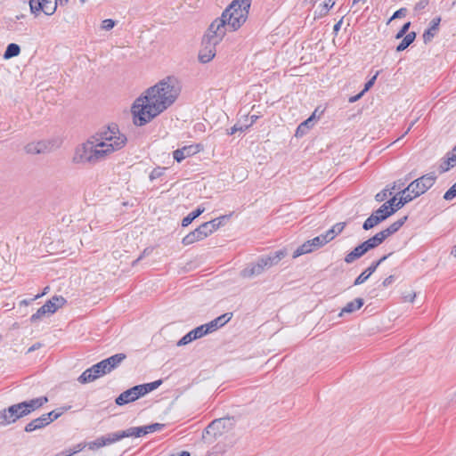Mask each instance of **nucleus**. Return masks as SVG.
<instances>
[{
	"label": "nucleus",
	"instance_id": "obj_12",
	"mask_svg": "<svg viewBox=\"0 0 456 456\" xmlns=\"http://www.w3.org/2000/svg\"><path fill=\"white\" fill-rule=\"evenodd\" d=\"M61 415V412H55L54 411L43 414L39 418H37L28 422L25 427V431L29 433L41 429L52 423L53 420L57 419Z\"/></svg>",
	"mask_w": 456,
	"mask_h": 456
},
{
	"label": "nucleus",
	"instance_id": "obj_22",
	"mask_svg": "<svg viewBox=\"0 0 456 456\" xmlns=\"http://www.w3.org/2000/svg\"><path fill=\"white\" fill-rule=\"evenodd\" d=\"M456 166V146L447 154V158L441 163L439 169L441 173L447 172Z\"/></svg>",
	"mask_w": 456,
	"mask_h": 456
},
{
	"label": "nucleus",
	"instance_id": "obj_2",
	"mask_svg": "<svg viewBox=\"0 0 456 456\" xmlns=\"http://www.w3.org/2000/svg\"><path fill=\"white\" fill-rule=\"evenodd\" d=\"M252 0H233L209 25L203 37V49L198 57H216V45L227 31L238 30L248 20Z\"/></svg>",
	"mask_w": 456,
	"mask_h": 456
},
{
	"label": "nucleus",
	"instance_id": "obj_17",
	"mask_svg": "<svg viewBox=\"0 0 456 456\" xmlns=\"http://www.w3.org/2000/svg\"><path fill=\"white\" fill-rule=\"evenodd\" d=\"M286 255V250H279L269 256H262L259 259L261 261V265H263V267L265 270L276 265Z\"/></svg>",
	"mask_w": 456,
	"mask_h": 456
},
{
	"label": "nucleus",
	"instance_id": "obj_31",
	"mask_svg": "<svg viewBox=\"0 0 456 456\" xmlns=\"http://www.w3.org/2000/svg\"><path fill=\"white\" fill-rule=\"evenodd\" d=\"M401 208H390L389 206H385L384 204L377 209L374 213L379 217L383 218V221L386 220L388 216H392L396 210Z\"/></svg>",
	"mask_w": 456,
	"mask_h": 456
},
{
	"label": "nucleus",
	"instance_id": "obj_40",
	"mask_svg": "<svg viewBox=\"0 0 456 456\" xmlns=\"http://www.w3.org/2000/svg\"><path fill=\"white\" fill-rule=\"evenodd\" d=\"M456 197V183L444 193L445 200H452Z\"/></svg>",
	"mask_w": 456,
	"mask_h": 456
},
{
	"label": "nucleus",
	"instance_id": "obj_57",
	"mask_svg": "<svg viewBox=\"0 0 456 456\" xmlns=\"http://www.w3.org/2000/svg\"><path fill=\"white\" fill-rule=\"evenodd\" d=\"M364 94V91H362L360 94H358L357 95L355 96H353L349 99V102H354L356 101H358L360 98L362 97V95Z\"/></svg>",
	"mask_w": 456,
	"mask_h": 456
},
{
	"label": "nucleus",
	"instance_id": "obj_16",
	"mask_svg": "<svg viewBox=\"0 0 456 456\" xmlns=\"http://www.w3.org/2000/svg\"><path fill=\"white\" fill-rule=\"evenodd\" d=\"M52 148L53 145L50 142L39 141L28 143L25 151L28 154H41L50 151Z\"/></svg>",
	"mask_w": 456,
	"mask_h": 456
},
{
	"label": "nucleus",
	"instance_id": "obj_15",
	"mask_svg": "<svg viewBox=\"0 0 456 456\" xmlns=\"http://www.w3.org/2000/svg\"><path fill=\"white\" fill-rule=\"evenodd\" d=\"M226 216H222L209 222L202 224L198 228L200 232H202V235L204 236V238H207L213 232H215L222 225L223 220H224Z\"/></svg>",
	"mask_w": 456,
	"mask_h": 456
},
{
	"label": "nucleus",
	"instance_id": "obj_38",
	"mask_svg": "<svg viewBox=\"0 0 456 456\" xmlns=\"http://www.w3.org/2000/svg\"><path fill=\"white\" fill-rule=\"evenodd\" d=\"M86 446L90 449V450H93V451H95V450H98L104 445V441L102 439V437H99L97 438L96 440L93 441V442H90V443H87L86 444Z\"/></svg>",
	"mask_w": 456,
	"mask_h": 456
},
{
	"label": "nucleus",
	"instance_id": "obj_34",
	"mask_svg": "<svg viewBox=\"0 0 456 456\" xmlns=\"http://www.w3.org/2000/svg\"><path fill=\"white\" fill-rule=\"evenodd\" d=\"M415 37H416L415 32H410L407 35H405L403 39L397 45L396 51L401 52V51H403L404 49H406L414 41Z\"/></svg>",
	"mask_w": 456,
	"mask_h": 456
},
{
	"label": "nucleus",
	"instance_id": "obj_32",
	"mask_svg": "<svg viewBox=\"0 0 456 456\" xmlns=\"http://www.w3.org/2000/svg\"><path fill=\"white\" fill-rule=\"evenodd\" d=\"M205 211V208L199 207L196 210L191 212L182 220L183 226H188L195 218L200 216Z\"/></svg>",
	"mask_w": 456,
	"mask_h": 456
},
{
	"label": "nucleus",
	"instance_id": "obj_18",
	"mask_svg": "<svg viewBox=\"0 0 456 456\" xmlns=\"http://www.w3.org/2000/svg\"><path fill=\"white\" fill-rule=\"evenodd\" d=\"M265 271L263 265H261L260 259L257 260L256 263L251 264L245 267L241 273L240 275L244 278H252L255 276H258L261 273H263Z\"/></svg>",
	"mask_w": 456,
	"mask_h": 456
},
{
	"label": "nucleus",
	"instance_id": "obj_19",
	"mask_svg": "<svg viewBox=\"0 0 456 456\" xmlns=\"http://www.w3.org/2000/svg\"><path fill=\"white\" fill-rule=\"evenodd\" d=\"M102 377L96 365L86 370L77 379L81 384L90 383Z\"/></svg>",
	"mask_w": 456,
	"mask_h": 456
},
{
	"label": "nucleus",
	"instance_id": "obj_45",
	"mask_svg": "<svg viewBox=\"0 0 456 456\" xmlns=\"http://www.w3.org/2000/svg\"><path fill=\"white\" fill-rule=\"evenodd\" d=\"M370 275L366 271H363L354 281V285H360L365 282Z\"/></svg>",
	"mask_w": 456,
	"mask_h": 456
},
{
	"label": "nucleus",
	"instance_id": "obj_9",
	"mask_svg": "<svg viewBox=\"0 0 456 456\" xmlns=\"http://www.w3.org/2000/svg\"><path fill=\"white\" fill-rule=\"evenodd\" d=\"M231 319V316H228V314H223L213 321L209 322L208 323L200 325L193 330L191 331L193 332V335L195 336L196 339L201 338L202 337L212 333L218 330L219 328L223 327L226 322H228Z\"/></svg>",
	"mask_w": 456,
	"mask_h": 456
},
{
	"label": "nucleus",
	"instance_id": "obj_27",
	"mask_svg": "<svg viewBox=\"0 0 456 456\" xmlns=\"http://www.w3.org/2000/svg\"><path fill=\"white\" fill-rule=\"evenodd\" d=\"M126 357L125 354H117L103 361L105 362L109 370L111 371L116 369L126 359Z\"/></svg>",
	"mask_w": 456,
	"mask_h": 456
},
{
	"label": "nucleus",
	"instance_id": "obj_46",
	"mask_svg": "<svg viewBox=\"0 0 456 456\" xmlns=\"http://www.w3.org/2000/svg\"><path fill=\"white\" fill-rule=\"evenodd\" d=\"M95 365H96L97 369L99 370L100 374L102 376L110 372L103 360L101 361L100 362L96 363Z\"/></svg>",
	"mask_w": 456,
	"mask_h": 456
},
{
	"label": "nucleus",
	"instance_id": "obj_25",
	"mask_svg": "<svg viewBox=\"0 0 456 456\" xmlns=\"http://www.w3.org/2000/svg\"><path fill=\"white\" fill-rule=\"evenodd\" d=\"M346 227V223H338L334 224L330 230L323 233L328 243L333 240L338 234H340Z\"/></svg>",
	"mask_w": 456,
	"mask_h": 456
},
{
	"label": "nucleus",
	"instance_id": "obj_62",
	"mask_svg": "<svg viewBox=\"0 0 456 456\" xmlns=\"http://www.w3.org/2000/svg\"><path fill=\"white\" fill-rule=\"evenodd\" d=\"M39 347H40V344H36V345L32 346L28 349V353H29V352H32V351H34V350H36V349H37V348H39Z\"/></svg>",
	"mask_w": 456,
	"mask_h": 456
},
{
	"label": "nucleus",
	"instance_id": "obj_54",
	"mask_svg": "<svg viewBox=\"0 0 456 456\" xmlns=\"http://www.w3.org/2000/svg\"><path fill=\"white\" fill-rule=\"evenodd\" d=\"M397 198L394 196L389 200L384 203L385 206H389L390 208H395V204H397Z\"/></svg>",
	"mask_w": 456,
	"mask_h": 456
},
{
	"label": "nucleus",
	"instance_id": "obj_39",
	"mask_svg": "<svg viewBox=\"0 0 456 456\" xmlns=\"http://www.w3.org/2000/svg\"><path fill=\"white\" fill-rule=\"evenodd\" d=\"M407 13H408L407 8L402 7L399 10H397L396 12H394L392 17L389 19L388 22H390L392 20H395V19L405 17L407 15Z\"/></svg>",
	"mask_w": 456,
	"mask_h": 456
},
{
	"label": "nucleus",
	"instance_id": "obj_60",
	"mask_svg": "<svg viewBox=\"0 0 456 456\" xmlns=\"http://www.w3.org/2000/svg\"><path fill=\"white\" fill-rule=\"evenodd\" d=\"M62 453H63V456H72V455L76 454L73 449H69L65 452H62Z\"/></svg>",
	"mask_w": 456,
	"mask_h": 456
},
{
	"label": "nucleus",
	"instance_id": "obj_58",
	"mask_svg": "<svg viewBox=\"0 0 456 456\" xmlns=\"http://www.w3.org/2000/svg\"><path fill=\"white\" fill-rule=\"evenodd\" d=\"M49 290V287H45L43 290V292L41 294H37L35 296V297L32 299V300H36V299H38L40 297H42L43 296H45Z\"/></svg>",
	"mask_w": 456,
	"mask_h": 456
},
{
	"label": "nucleus",
	"instance_id": "obj_26",
	"mask_svg": "<svg viewBox=\"0 0 456 456\" xmlns=\"http://www.w3.org/2000/svg\"><path fill=\"white\" fill-rule=\"evenodd\" d=\"M204 236L202 235V232L199 230V228L195 229L193 232L188 233L182 240L184 246H188L193 244L197 241H200L204 240Z\"/></svg>",
	"mask_w": 456,
	"mask_h": 456
},
{
	"label": "nucleus",
	"instance_id": "obj_28",
	"mask_svg": "<svg viewBox=\"0 0 456 456\" xmlns=\"http://www.w3.org/2000/svg\"><path fill=\"white\" fill-rule=\"evenodd\" d=\"M315 114L314 113L310 118L302 122L296 130V136L301 137L307 133V131L314 126V119Z\"/></svg>",
	"mask_w": 456,
	"mask_h": 456
},
{
	"label": "nucleus",
	"instance_id": "obj_35",
	"mask_svg": "<svg viewBox=\"0 0 456 456\" xmlns=\"http://www.w3.org/2000/svg\"><path fill=\"white\" fill-rule=\"evenodd\" d=\"M124 431H125V434H127L126 437H130V436L140 437V436H145L148 434L147 429H145V426L130 428Z\"/></svg>",
	"mask_w": 456,
	"mask_h": 456
},
{
	"label": "nucleus",
	"instance_id": "obj_20",
	"mask_svg": "<svg viewBox=\"0 0 456 456\" xmlns=\"http://www.w3.org/2000/svg\"><path fill=\"white\" fill-rule=\"evenodd\" d=\"M440 21V17H436L431 20L428 28L426 29L425 32L423 33V40L425 44L430 42L432 38L436 35L439 29Z\"/></svg>",
	"mask_w": 456,
	"mask_h": 456
},
{
	"label": "nucleus",
	"instance_id": "obj_10",
	"mask_svg": "<svg viewBox=\"0 0 456 456\" xmlns=\"http://www.w3.org/2000/svg\"><path fill=\"white\" fill-rule=\"evenodd\" d=\"M91 137L101 162L105 161L116 152L120 151L117 145L105 142V140H103L97 133Z\"/></svg>",
	"mask_w": 456,
	"mask_h": 456
},
{
	"label": "nucleus",
	"instance_id": "obj_55",
	"mask_svg": "<svg viewBox=\"0 0 456 456\" xmlns=\"http://www.w3.org/2000/svg\"><path fill=\"white\" fill-rule=\"evenodd\" d=\"M343 17L334 25L333 27V32L334 34H338V32L339 31L342 24H343Z\"/></svg>",
	"mask_w": 456,
	"mask_h": 456
},
{
	"label": "nucleus",
	"instance_id": "obj_30",
	"mask_svg": "<svg viewBox=\"0 0 456 456\" xmlns=\"http://www.w3.org/2000/svg\"><path fill=\"white\" fill-rule=\"evenodd\" d=\"M407 220V216H403L401 219L391 224L387 229L381 231L384 234H386V238L391 236L395 232H396L405 223Z\"/></svg>",
	"mask_w": 456,
	"mask_h": 456
},
{
	"label": "nucleus",
	"instance_id": "obj_50",
	"mask_svg": "<svg viewBox=\"0 0 456 456\" xmlns=\"http://www.w3.org/2000/svg\"><path fill=\"white\" fill-rule=\"evenodd\" d=\"M247 128H248V126H239L236 124L232 127L230 128L228 134L232 135V134H234L238 131L243 132Z\"/></svg>",
	"mask_w": 456,
	"mask_h": 456
},
{
	"label": "nucleus",
	"instance_id": "obj_44",
	"mask_svg": "<svg viewBox=\"0 0 456 456\" xmlns=\"http://www.w3.org/2000/svg\"><path fill=\"white\" fill-rule=\"evenodd\" d=\"M387 258V256H384L382 258H380L379 261L373 263L370 267H368L365 271L368 273V274L370 276L377 269V267L380 265L381 262H383Z\"/></svg>",
	"mask_w": 456,
	"mask_h": 456
},
{
	"label": "nucleus",
	"instance_id": "obj_64",
	"mask_svg": "<svg viewBox=\"0 0 456 456\" xmlns=\"http://www.w3.org/2000/svg\"><path fill=\"white\" fill-rule=\"evenodd\" d=\"M171 456H176V455H171ZM177 456H190V453L188 452H182L179 455Z\"/></svg>",
	"mask_w": 456,
	"mask_h": 456
},
{
	"label": "nucleus",
	"instance_id": "obj_43",
	"mask_svg": "<svg viewBox=\"0 0 456 456\" xmlns=\"http://www.w3.org/2000/svg\"><path fill=\"white\" fill-rule=\"evenodd\" d=\"M387 258V256H384L382 258H380L379 261L373 263L370 267H368L365 271L368 273V274L370 276L377 269V267L380 265L381 262H383Z\"/></svg>",
	"mask_w": 456,
	"mask_h": 456
},
{
	"label": "nucleus",
	"instance_id": "obj_33",
	"mask_svg": "<svg viewBox=\"0 0 456 456\" xmlns=\"http://www.w3.org/2000/svg\"><path fill=\"white\" fill-rule=\"evenodd\" d=\"M383 221V218H379L375 213L371 214L363 223L362 228L364 230H370Z\"/></svg>",
	"mask_w": 456,
	"mask_h": 456
},
{
	"label": "nucleus",
	"instance_id": "obj_6",
	"mask_svg": "<svg viewBox=\"0 0 456 456\" xmlns=\"http://www.w3.org/2000/svg\"><path fill=\"white\" fill-rule=\"evenodd\" d=\"M161 383H162V381L159 379V380H156L154 382L134 386L132 388L127 389V390L124 391L123 393H121L116 398V403L118 405H124V404L134 402L135 400L139 399L140 397L157 389L161 385Z\"/></svg>",
	"mask_w": 456,
	"mask_h": 456
},
{
	"label": "nucleus",
	"instance_id": "obj_59",
	"mask_svg": "<svg viewBox=\"0 0 456 456\" xmlns=\"http://www.w3.org/2000/svg\"><path fill=\"white\" fill-rule=\"evenodd\" d=\"M392 281H393V276H389V277H387V278H386V279L384 280V281H383V285H384L385 287H387V286H388V285H390V284H391Z\"/></svg>",
	"mask_w": 456,
	"mask_h": 456
},
{
	"label": "nucleus",
	"instance_id": "obj_11",
	"mask_svg": "<svg viewBox=\"0 0 456 456\" xmlns=\"http://www.w3.org/2000/svg\"><path fill=\"white\" fill-rule=\"evenodd\" d=\"M328 243L323 234L314 237L299 246L293 253V258H297L302 255L308 254L314 250L320 248Z\"/></svg>",
	"mask_w": 456,
	"mask_h": 456
},
{
	"label": "nucleus",
	"instance_id": "obj_21",
	"mask_svg": "<svg viewBox=\"0 0 456 456\" xmlns=\"http://www.w3.org/2000/svg\"><path fill=\"white\" fill-rule=\"evenodd\" d=\"M367 249L364 248L363 244H360L357 247H355L352 251L347 253L344 258L345 262L346 264H352L355 260L362 257L365 253H367Z\"/></svg>",
	"mask_w": 456,
	"mask_h": 456
},
{
	"label": "nucleus",
	"instance_id": "obj_13",
	"mask_svg": "<svg viewBox=\"0 0 456 456\" xmlns=\"http://www.w3.org/2000/svg\"><path fill=\"white\" fill-rule=\"evenodd\" d=\"M30 11L38 15L43 12L45 15H52L57 8V0H29Z\"/></svg>",
	"mask_w": 456,
	"mask_h": 456
},
{
	"label": "nucleus",
	"instance_id": "obj_4",
	"mask_svg": "<svg viewBox=\"0 0 456 456\" xmlns=\"http://www.w3.org/2000/svg\"><path fill=\"white\" fill-rule=\"evenodd\" d=\"M436 175L428 174L411 182L400 193L401 197L396 204L397 208H403L406 203L424 194L436 182Z\"/></svg>",
	"mask_w": 456,
	"mask_h": 456
},
{
	"label": "nucleus",
	"instance_id": "obj_37",
	"mask_svg": "<svg viewBox=\"0 0 456 456\" xmlns=\"http://www.w3.org/2000/svg\"><path fill=\"white\" fill-rule=\"evenodd\" d=\"M196 340L195 336L193 335V332L191 330L186 335H184L177 343V346H186L192 341Z\"/></svg>",
	"mask_w": 456,
	"mask_h": 456
},
{
	"label": "nucleus",
	"instance_id": "obj_41",
	"mask_svg": "<svg viewBox=\"0 0 456 456\" xmlns=\"http://www.w3.org/2000/svg\"><path fill=\"white\" fill-rule=\"evenodd\" d=\"M164 427H165L164 424L154 423V424L145 426V429H147L148 434H149V433H152V432H156V431H160L163 429Z\"/></svg>",
	"mask_w": 456,
	"mask_h": 456
},
{
	"label": "nucleus",
	"instance_id": "obj_14",
	"mask_svg": "<svg viewBox=\"0 0 456 456\" xmlns=\"http://www.w3.org/2000/svg\"><path fill=\"white\" fill-rule=\"evenodd\" d=\"M200 144H191L184 146L181 149H177L173 152V157L177 162H181L188 157L195 155L201 151Z\"/></svg>",
	"mask_w": 456,
	"mask_h": 456
},
{
	"label": "nucleus",
	"instance_id": "obj_63",
	"mask_svg": "<svg viewBox=\"0 0 456 456\" xmlns=\"http://www.w3.org/2000/svg\"><path fill=\"white\" fill-rule=\"evenodd\" d=\"M426 4H424L422 1L416 4V9L424 8Z\"/></svg>",
	"mask_w": 456,
	"mask_h": 456
},
{
	"label": "nucleus",
	"instance_id": "obj_51",
	"mask_svg": "<svg viewBox=\"0 0 456 456\" xmlns=\"http://www.w3.org/2000/svg\"><path fill=\"white\" fill-rule=\"evenodd\" d=\"M411 26V22L408 21L406 22L402 28L401 29L398 31L397 35H396V38H400V37H403L406 33L407 31L409 30V28Z\"/></svg>",
	"mask_w": 456,
	"mask_h": 456
},
{
	"label": "nucleus",
	"instance_id": "obj_24",
	"mask_svg": "<svg viewBox=\"0 0 456 456\" xmlns=\"http://www.w3.org/2000/svg\"><path fill=\"white\" fill-rule=\"evenodd\" d=\"M363 305V299L356 298L354 301L347 303L339 313V316H344L346 314H352L359 310Z\"/></svg>",
	"mask_w": 456,
	"mask_h": 456
},
{
	"label": "nucleus",
	"instance_id": "obj_7",
	"mask_svg": "<svg viewBox=\"0 0 456 456\" xmlns=\"http://www.w3.org/2000/svg\"><path fill=\"white\" fill-rule=\"evenodd\" d=\"M97 134L105 140V142L117 145L118 149L120 151L126 146L128 142L126 134L121 132L115 124L102 127Z\"/></svg>",
	"mask_w": 456,
	"mask_h": 456
},
{
	"label": "nucleus",
	"instance_id": "obj_47",
	"mask_svg": "<svg viewBox=\"0 0 456 456\" xmlns=\"http://www.w3.org/2000/svg\"><path fill=\"white\" fill-rule=\"evenodd\" d=\"M416 297V293L412 290L406 291L403 295V299L404 302H413Z\"/></svg>",
	"mask_w": 456,
	"mask_h": 456
},
{
	"label": "nucleus",
	"instance_id": "obj_53",
	"mask_svg": "<svg viewBox=\"0 0 456 456\" xmlns=\"http://www.w3.org/2000/svg\"><path fill=\"white\" fill-rule=\"evenodd\" d=\"M223 424V419H216L214 420L208 427V433L210 432V430H215L219 428V427Z\"/></svg>",
	"mask_w": 456,
	"mask_h": 456
},
{
	"label": "nucleus",
	"instance_id": "obj_42",
	"mask_svg": "<svg viewBox=\"0 0 456 456\" xmlns=\"http://www.w3.org/2000/svg\"><path fill=\"white\" fill-rule=\"evenodd\" d=\"M391 194H392V191H389L388 190L385 189L376 194L375 200L379 202H381V201H384L387 198V196L391 195Z\"/></svg>",
	"mask_w": 456,
	"mask_h": 456
},
{
	"label": "nucleus",
	"instance_id": "obj_61",
	"mask_svg": "<svg viewBox=\"0 0 456 456\" xmlns=\"http://www.w3.org/2000/svg\"><path fill=\"white\" fill-rule=\"evenodd\" d=\"M257 118H258V116H256V115H252V116L250 117V119H251L250 124H249V125H248V127H249L250 126H252V125H253V124L257 120Z\"/></svg>",
	"mask_w": 456,
	"mask_h": 456
},
{
	"label": "nucleus",
	"instance_id": "obj_23",
	"mask_svg": "<svg viewBox=\"0 0 456 456\" xmlns=\"http://www.w3.org/2000/svg\"><path fill=\"white\" fill-rule=\"evenodd\" d=\"M386 239V234H384L382 232H379L376 233L373 237L362 242V244L364 248L367 249V251H369L379 246Z\"/></svg>",
	"mask_w": 456,
	"mask_h": 456
},
{
	"label": "nucleus",
	"instance_id": "obj_5",
	"mask_svg": "<svg viewBox=\"0 0 456 456\" xmlns=\"http://www.w3.org/2000/svg\"><path fill=\"white\" fill-rule=\"evenodd\" d=\"M71 161L76 165H95L101 162L91 136L75 147Z\"/></svg>",
	"mask_w": 456,
	"mask_h": 456
},
{
	"label": "nucleus",
	"instance_id": "obj_56",
	"mask_svg": "<svg viewBox=\"0 0 456 456\" xmlns=\"http://www.w3.org/2000/svg\"><path fill=\"white\" fill-rule=\"evenodd\" d=\"M86 447V443H81V444H77L73 450L75 452V453H77L79 452H81L83 449H85Z\"/></svg>",
	"mask_w": 456,
	"mask_h": 456
},
{
	"label": "nucleus",
	"instance_id": "obj_52",
	"mask_svg": "<svg viewBox=\"0 0 456 456\" xmlns=\"http://www.w3.org/2000/svg\"><path fill=\"white\" fill-rule=\"evenodd\" d=\"M337 0H328L323 4V14H327L328 12L335 5Z\"/></svg>",
	"mask_w": 456,
	"mask_h": 456
},
{
	"label": "nucleus",
	"instance_id": "obj_3",
	"mask_svg": "<svg viewBox=\"0 0 456 456\" xmlns=\"http://www.w3.org/2000/svg\"><path fill=\"white\" fill-rule=\"evenodd\" d=\"M48 402L46 396H41L11 405L7 409L0 411V426H6L25 417L42 407Z\"/></svg>",
	"mask_w": 456,
	"mask_h": 456
},
{
	"label": "nucleus",
	"instance_id": "obj_8",
	"mask_svg": "<svg viewBox=\"0 0 456 456\" xmlns=\"http://www.w3.org/2000/svg\"><path fill=\"white\" fill-rule=\"evenodd\" d=\"M66 303V299L61 296H54L49 299L43 306H41L30 317L31 322H37L46 315L54 314L59 308L62 307Z\"/></svg>",
	"mask_w": 456,
	"mask_h": 456
},
{
	"label": "nucleus",
	"instance_id": "obj_1",
	"mask_svg": "<svg viewBox=\"0 0 456 456\" xmlns=\"http://www.w3.org/2000/svg\"><path fill=\"white\" fill-rule=\"evenodd\" d=\"M181 84L174 76L159 80L140 94L131 106L133 124L143 126L171 107L181 93Z\"/></svg>",
	"mask_w": 456,
	"mask_h": 456
},
{
	"label": "nucleus",
	"instance_id": "obj_29",
	"mask_svg": "<svg viewBox=\"0 0 456 456\" xmlns=\"http://www.w3.org/2000/svg\"><path fill=\"white\" fill-rule=\"evenodd\" d=\"M127 434H125V431H118L111 434H108L105 436H102V439L104 441V445H110L114 444L125 437H126Z\"/></svg>",
	"mask_w": 456,
	"mask_h": 456
},
{
	"label": "nucleus",
	"instance_id": "obj_49",
	"mask_svg": "<svg viewBox=\"0 0 456 456\" xmlns=\"http://www.w3.org/2000/svg\"><path fill=\"white\" fill-rule=\"evenodd\" d=\"M379 74V71H377L376 74L365 84L364 88L362 90V91H364V94L372 87Z\"/></svg>",
	"mask_w": 456,
	"mask_h": 456
},
{
	"label": "nucleus",
	"instance_id": "obj_36",
	"mask_svg": "<svg viewBox=\"0 0 456 456\" xmlns=\"http://www.w3.org/2000/svg\"><path fill=\"white\" fill-rule=\"evenodd\" d=\"M20 47L19 45L12 43L9 44L3 57H16L20 54Z\"/></svg>",
	"mask_w": 456,
	"mask_h": 456
},
{
	"label": "nucleus",
	"instance_id": "obj_48",
	"mask_svg": "<svg viewBox=\"0 0 456 456\" xmlns=\"http://www.w3.org/2000/svg\"><path fill=\"white\" fill-rule=\"evenodd\" d=\"M115 26V21L111 19H106L102 22V28L105 30H110Z\"/></svg>",
	"mask_w": 456,
	"mask_h": 456
}]
</instances>
